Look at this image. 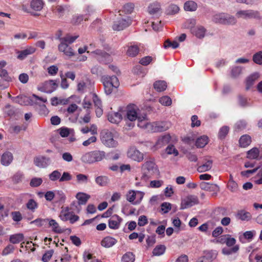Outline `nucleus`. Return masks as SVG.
Returning a JSON list of instances; mask_svg holds the SVG:
<instances>
[{
	"label": "nucleus",
	"mask_w": 262,
	"mask_h": 262,
	"mask_svg": "<svg viewBox=\"0 0 262 262\" xmlns=\"http://www.w3.org/2000/svg\"><path fill=\"white\" fill-rule=\"evenodd\" d=\"M78 35L70 36L67 35L64 37H58L60 43L58 45L59 51L63 52L68 56L71 57L74 55L72 48L69 46L68 44L73 43L78 37Z\"/></svg>",
	"instance_id": "nucleus-1"
},
{
	"label": "nucleus",
	"mask_w": 262,
	"mask_h": 262,
	"mask_svg": "<svg viewBox=\"0 0 262 262\" xmlns=\"http://www.w3.org/2000/svg\"><path fill=\"white\" fill-rule=\"evenodd\" d=\"M142 173L141 179L146 181L155 175L159 174V171L154 161L150 160L146 161L143 164Z\"/></svg>",
	"instance_id": "nucleus-2"
},
{
	"label": "nucleus",
	"mask_w": 262,
	"mask_h": 262,
	"mask_svg": "<svg viewBox=\"0 0 262 262\" xmlns=\"http://www.w3.org/2000/svg\"><path fill=\"white\" fill-rule=\"evenodd\" d=\"M105 157L104 151L96 150L85 153L81 157V161L84 163L92 164L101 161Z\"/></svg>",
	"instance_id": "nucleus-3"
},
{
	"label": "nucleus",
	"mask_w": 262,
	"mask_h": 262,
	"mask_svg": "<svg viewBox=\"0 0 262 262\" xmlns=\"http://www.w3.org/2000/svg\"><path fill=\"white\" fill-rule=\"evenodd\" d=\"M102 81L104 92L107 95L111 94L114 89H116L119 86V81L116 76H103Z\"/></svg>",
	"instance_id": "nucleus-4"
},
{
	"label": "nucleus",
	"mask_w": 262,
	"mask_h": 262,
	"mask_svg": "<svg viewBox=\"0 0 262 262\" xmlns=\"http://www.w3.org/2000/svg\"><path fill=\"white\" fill-rule=\"evenodd\" d=\"M59 217L62 221H69L72 224L79 220V216L75 215L69 207H62Z\"/></svg>",
	"instance_id": "nucleus-5"
},
{
	"label": "nucleus",
	"mask_w": 262,
	"mask_h": 262,
	"mask_svg": "<svg viewBox=\"0 0 262 262\" xmlns=\"http://www.w3.org/2000/svg\"><path fill=\"white\" fill-rule=\"evenodd\" d=\"M121 112L127 119L130 121H135L139 116H141V115L138 114L136 111V106L134 104L127 105L125 108V110H122Z\"/></svg>",
	"instance_id": "nucleus-6"
},
{
	"label": "nucleus",
	"mask_w": 262,
	"mask_h": 262,
	"mask_svg": "<svg viewBox=\"0 0 262 262\" xmlns=\"http://www.w3.org/2000/svg\"><path fill=\"white\" fill-rule=\"evenodd\" d=\"M213 20L215 23L223 24H234L236 22L235 18L233 16L226 13H220L215 15L213 17Z\"/></svg>",
	"instance_id": "nucleus-7"
},
{
	"label": "nucleus",
	"mask_w": 262,
	"mask_h": 262,
	"mask_svg": "<svg viewBox=\"0 0 262 262\" xmlns=\"http://www.w3.org/2000/svg\"><path fill=\"white\" fill-rule=\"evenodd\" d=\"M101 140L102 143L107 147H115L118 145L117 141L114 139L113 133L108 130L103 132Z\"/></svg>",
	"instance_id": "nucleus-8"
},
{
	"label": "nucleus",
	"mask_w": 262,
	"mask_h": 262,
	"mask_svg": "<svg viewBox=\"0 0 262 262\" xmlns=\"http://www.w3.org/2000/svg\"><path fill=\"white\" fill-rule=\"evenodd\" d=\"M150 125V129L152 132H162L167 130L171 126V123L168 121L154 122Z\"/></svg>",
	"instance_id": "nucleus-9"
},
{
	"label": "nucleus",
	"mask_w": 262,
	"mask_h": 262,
	"mask_svg": "<svg viewBox=\"0 0 262 262\" xmlns=\"http://www.w3.org/2000/svg\"><path fill=\"white\" fill-rule=\"evenodd\" d=\"M199 203V199L196 196L189 195L182 199L180 209H185L198 204Z\"/></svg>",
	"instance_id": "nucleus-10"
},
{
	"label": "nucleus",
	"mask_w": 262,
	"mask_h": 262,
	"mask_svg": "<svg viewBox=\"0 0 262 262\" xmlns=\"http://www.w3.org/2000/svg\"><path fill=\"white\" fill-rule=\"evenodd\" d=\"M127 157L132 160L140 162L143 159V154L138 150L135 147H131L127 151Z\"/></svg>",
	"instance_id": "nucleus-11"
},
{
	"label": "nucleus",
	"mask_w": 262,
	"mask_h": 262,
	"mask_svg": "<svg viewBox=\"0 0 262 262\" xmlns=\"http://www.w3.org/2000/svg\"><path fill=\"white\" fill-rule=\"evenodd\" d=\"M236 15L238 17H242L243 18H259L258 12L251 10L239 11L237 12Z\"/></svg>",
	"instance_id": "nucleus-12"
},
{
	"label": "nucleus",
	"mask_w": 262,
	"mask_h": 262,
	"mask_svg": "<svg viewBox=\"0 0 262 262\" xmlns=\"http://www.w3.org/2000/svg\"><path fill=\"white\" fill-rule=\"evenodd\" d=\"M57 87L58 83L56 80H50L44 82L42 88L40 90L47 93H51L54 91Z\"/></svg>",
	"instance_id": "nucleus-13"
},
{
	"label": "nucleus",
	"mask_w": 262,
	"mask_h": 262,
	"mask_svg": "<svg viewBox=\"0 0 262 262\" xmlns=\"http://www.w3.org/2000/svg\"><path fill=\"white\" fill-rule=\"evenodd\" d=\"M131 24V20L127 19H121L117 21H115L113 26V29L114 30L120 31L124 28L128 27Z\"/></svg>",
	"instance_id": "nucleus-14"
},
{
	"label": "nucleus",
	"mask_w": 262,
	"mask_h": 262,
	"mask_svg": "<svg viewBox=\"0 0 262 262\" xmlns=\"http://www.w3.org/2000/svg\"><path fill=\"white\" fill-rule=\"evenodd\" d=\"M200 187L202 190L213 192L216 194L220 191L219 186L217 185L214 184H210L209 183L203 182L200 183Z\"/></svg>",
	"instance_id": "nucleus-15"
},
{
	"label": "nucleus",
	"mask_w": 262,
	"mask_h": 262,
	"mask_svg": "<svg viewBox=\"0 0 262 262\" xmlns=\"http://www.w3.org/2000/svg\"><path fill=\"white\" fill-rule=\"evenodd\" d=\"M94 53L99 56V60L105 64L111 62L112 61V58L111 55L103 51L97 50L94 51Z\"/></svg>",
	"instance_id": "nucleus-16"
},
{
	"label": "nucleus",
	"mask_w": 262,
	"mask_h": 262,
	"mask_svg": "<svg viewBox=\"0 0 262 262\" xmlns=\"http://www.w3.org/2000/svg\"><path fill=\"white\" fill-rule=\"evenodd\" d=\"M122 221V219L118 215H112L108 220V226L111 229H117Z\"/></svg>",
	"instance_id": "nucleus-17"
},
{
	"label": "nucleus",
	"mask_w": 262,
	"mask_h": 262,
	"mask_svg": "<svg viewBox=\"0 0 262 262\" xmlns=\"http://www.w3.org/2000/svg\"><path fill=\"white\" fill-rule=\"evenodd\" d=\"M36 51L35 48L33 47H29L25 50L18 51L17 52V58L20 60H24L28 55L33 54Z\"/></svg>",
	"instance_id": "nucleus-18"
},
{
	"label": "nucleus",
	"mask_w": 262,
	"mask_h": 262,
	"mask_svg": "<svg viewBox=\"0 0 262 262\" xmlns=\"http://www.w3.org/2000/svg\"><path fill=\"white\" fill-rule=\"evenodd\" d=\"M122 110H119V112H112L108 115V120L113 123H119L123 118V114L121 112Z\"/></svg>",
	"instance_id": "nucleus-19"
},
{
	"label": "nucleus",
	"mask_w": 262,
	"mask_h": 262,
	"mask_svg": "<svg viewBox=\"0 0 262 262\" xmlns=\"http://www.w3.org/2000/svg\"><path fill=\"white\" fill-rule=\"evenodd\" d=\"M13 159V156L12 154L9 151H6L2 155L1 162L3 165L7 166L11 163Z\"/></svg>",
	"instance_id": "nucleus-20"
},
{
	"label": "nucleus",
	"mask_w": 262,
	"mask_h": 262,
	"mask_svg": "<svg viewBox=\"0 0 262 262\" xmlns=\"http://www.w3.org/2000/svg\"><path fill=\"white\" fill-rule=\"evenodd\" d=\"M169 135H165L160 137L157 141L155 146L157 148H161L167 145L170 141Z\"/></svg>",
	"instance_id": "nucleus-21"
},
{
	"label": "nucleus",
	"mask_w": 262,
	"mask_h": 262,
	"mask_svg": "<svg viewBox=\"0 0 262 262\" xmlns=\"http://www.w3.org/2000/svg\"><path fill=\"white\" fill-rule=\"evenodd\" d=\"M259 77L258 73H254L250 75L246 79V90H249L254 84L255 81L257 80Z\"/></svg>",
	"instance_id": "nucleus-22"
},
{
	"label": "nucleus",
	"mask_w": 262,
	"mask_h": 262,
	"mask_svg": "<svg viewBox=\"0 0 262 262\" xmlns=\"http://www.w3.org/2000/svg\"><path fill=\"white\" fill-rule=\"evenodd\" d=\"M50 159L45 157H38L34 158V163L35 165L40 168L46 167L48 164L47 162L49 161Z\"/></svg>",
	"instance_id": "nucleus-23"
},
{
	"label": "nucleus",
	"mask_w": 262,
	"mask_h": 262,
	"mask_svg": "<svg viewBox=\"0 0 262 262\" xmlns=\"http://www.w3.org/2000/svg\"><path fill=\"white\" fill-rule=\"evenodd\" d=\"M117 241L115 238L111 236H106L104 237L101 242L102 246L105 248H110L115 245Z\"/></svg>",
	"instance_id": "nucleus-24"
},
{
	"label": "nucleus",
	"mask_w": 262,
	"mask_h": 262,
	"mask_svg": "<svg viewBox=\"0 0 262 262\" xmlns=\"http://www.w3.org/2000/svg\"><path fill=\"white\" fill-rule=\"evenodd\" d=\"M236 217L241 221H248L251 220L252 216L250 212L244 210H241L237 212Z\"/></svg>",
	"instance_id": "nucleus-25"
},
{
	"label": "nucleus",
	"mask_w": 262,
	"mask_h": 262,
	"mask_svg": "<svg viewBox=\"0 0 262 262\" xmlns=\"http://www.w3.org/2000/svg\"><path fill=\"white\" fill-rule=\"evenodd\" d=\"M191 31L193 34L199 38H203L206 31L205 28L203 26L193 27L191 28Z\"/></svg>",
	"instance_id": "nucleus-26"
},
{
	"label": "nucleus",
	"mask_w": 262,
	"mask_h": 262,
	"mask_svg": "<svg viewBox=\"0 0 262 262\" xmlns=\"http://www.w3.org/2000/svg\"><path fill=\"white\" fill-rule=\"evenodd\" d=\"M255 232L254 231H246L242 236H239V241L243 243H246L247 241L249 242L251 241L255 234Z\"/></svg>",
	"instance_id": "nucleus-27"
},
{
	"label": "nucleus",
	"mask_w": 262,
	"mask_h": 262,
	"mask_svg": "<svg viewBox=\"0 0 262 262\" xmlns=\"http://www.w3.org/2000/svg\"><path fill=\"white\" fill-rule=\"evenodd\" d=\"M24 178V173L22 171H18L11 177V180L14 184H17L22 182Z\"/></svg>",
	"instance_id": "nucleus-28"
},
{
	"label": "nucleus",
	"mask_w": 262,
	"mask_h": 262,
	"mask_svg": "<svg viewBox=\"0 0 262 262\" xmlns=\"http://www.w3.org/2000/svg\"><path fill=\"white\" fill-rule=\"evenodd\" d=\"M76 198L78 201V205H85L90 198V195L84 192H78L77 193Z\"/></svg>",
	"instance_id": "nucleus-29"
},
{
	"label": "nucleus",
	"mask_w": 262,
	"mask_h": 262,
	"mask_svg": "<svg viewBox=\"0 0 262 262\" xmlns=\"http://www.w3.org/2000/svg\"><path fill=\"white\" fill-rule=\"evenodd\" d=\"M138 120V126L142 128H150V125L149 124L151 123H148L147 122V116L146 114L141 115L137 119Z\"/></svg>",
	"instance_id": "nucleus-30"
},
{
	"label": "nucleus",
	"mask_w": 262,
	"mask_h": 262,
	"mask_svg": "<svg viewBox=\"0 0 262 262\" xmlns=\"http://www.w3.org/2000/svg\"><path fill=\"white\" fill-rule=\"evenodd\" d=\"M251 143V138L248 135H244L239 139V144L242 147H246Z\"/></svg>",
	"instance_id": "nucleus-31"
},
{
	"label": "nucleus",
	"mask_w": 262,
	"mask_h": 262,
	"mask_svg": "<svg viewBox=\"0 0 262 262\" xmlns=\"http://www.w3.org/2000/svg\"><path fill=\"white\" fill-rule=\"evenodd\" d=\"M95 182L100 186H105L110 183V179L107 176H100L95 178Z\"/></svg>",
	"instance_id": "nucleus-32"
},
{
	"label": "nucleus",
	"mask_w": 262,
	"mask_h": 262,
	"mask_svg": "<svg viewBox=\"0 0 262 262\" xmlns=\"http://www.w3.org/2000/svg\"><path fill=\"white\" fill-rule=\"evenodd\" d=\"M89 16L87 15L76 14L73 16L71 19V23L75 25L80 24L83 20H88Z\"/></svg>",
	"instance_id": "nucleus-33"
},
{
	"label": "nucleus",
	"mask_w": 262,
	"mask_h": 262,
	"mask_svg": "<svg viewBox=\"0 0 262 262\" xmlns=\"http://www.w3.org/2000/svg\"><path fill=\"white\" fill-rule=\"evenodd\" d=\"M212 166V161L211 160H206L204 163L199 166L198 171L200 172H203L209 170Z\"/></svg>",
	"instance_id": "nucleus-34"
},
{
	"label": "nucleus",
	"mask_w": 262,
	"mask_h": 262,
	"mask_svg": "<svg viewBox=\"0 0 262 262\" xmlns=\"http://www.w3.org/2000/svg\"><path fill=\"white\" fill-rule=\"evenodd\" d=\"M139 52V48L137 45H131L128 47L126 55L129 57H135Z\"/></svg>",
	"instance_id": "nucleus-35"
},
{
	"label": "nucleus",
	"mask_w": 262,
	"mask_h": 262,
	"mask_svg": "<svg viewBox=\"0 0 262 262\" xmlns=\"http://www.w3.org/2000/svg\"><path fill=\"white\" fill-rule=\"evenodd\" d=\"M154 87L157 92H163L166 89L167 83L163 80L157 81L154 83Z\"/></svg>",
	"instance_id": "nucleus-36"
},
{
	"label": "nucleus",
	"mask_w": 262,
	"mask_h": 262,
	"mask_svg": "<svg viewBox=\"0 0 262 262\" xmlns=\"http://www.w3.org/2000/svg\"><path fill=\"white\" fill-rule=\"evenodd\" d=\"M31 8L36 11H40L43 6V2L42 0H32L30 3Z\"/></svg>",
	"instance_id": "nucleus-37"
},
{
	"label": "nucleus",
	"mask_w": 262,
	"mask_h": 262,
	"mask_svg": "<svg viewBox=\"0 0 262 262\" xmlns=\"http://www.w3.org/2000/svg\"><path fill=\"white\" fill-rule=\"evenodd\" d=\"M197 4L192 1H188L185 3L184 9L187 11H194L197 9Z\"/></svg>",
	"instance_id": "nucleus-38"
},
{
	"label": "nucleus",
	"mask_w": 262,
	"mask_h": 262,
	"mask_svg": "<svg viewBox=\"0 0 262 262\" xmlns=\"http://www.w3.org/2000/svg\"><path fill=\"white\" fill-rule=\"evenodd\" d=\"M48 222H49V226L52 227V230L54 232L61 233L63 232V230L61 229L58 223L55 220L49 219Z\"/></svg>",
	"instance_id": "nucleus-39"
},
{
	"label": "nucleus",
	"mask_w": 262,
	"mask_h": 262,
	"mask_svg": "<svg viewBox=\"0 0 262 262\" xmlns=\"http://www.w3.org/2000/svg\"><path fill=\"white\" fill-rule=\"evenodd\" d=\"M24 236L22 233H17L11 235L10 236L9 241L12 244H18L23 241Z\"/></svg>",
	"instance_id": "nucleus-40"
},
{
	"label": "nucleus",
	"mask_w": 262,
	"mask_h": 262,
	"mask_svg": "<svg viewBox=\"0 0 262 262\" xmlns=\"http://www.w3.org/2000/svg\"><path fill=\"white\" fill-rule=\"evenodd\" d=\"M215 257V254L212 252H208L203 256L200 257L199 260L200 262H209L212 261Z\"/></svg>",
	"instance_id": "nucleus-41"
},
{
	"label": "nucleus",
	"mask_w": 262,
	"mask_h": 262,
	"mask_svg": "<svg viewBox=\"0 0 262 262\" xmlns=\"http://www.w3.org/2000/svg\"><path fill=\"white\" fill-rule=\"evenodd\" d=\"M208 142V138L206 136H203L198 138L195 142L198 147H204Z\"/></svg>",
	"instance_id": "nucleus-42"
},
{
	"label": "nucleus",
	"mask_w": 262,
	"mask_h": 262,
	"mask_svg": "<svg viewBox=\"0 0 262 262\" xmlns=\"http://www.w3.org/2000/svg\"><path fill=\"white\" fill-rule=\"evenodd\" d=\"M259 154V149L256 147H254L247 152V157L251 159H256L258 157Z\"/></svg>",
	"instance_id": "nucleus-43"
},
{
	"label": "nucleus",
	"mask_w": 262,
	"mask_h": 262,
	"mask_svg": "<svg viewBox=\"0 0 262 262\" xmlns=\"http://www.w3.org/2000/svg\"><path fill=\"white\" fill-rule=\"evenodd\" d=\"M137 193L136 191L130 190L126 194V200L133 205H137L138 204H135L136 202Z\"/></svg>",
	"instance_id": "nucleus-44"
},
{
	"label": "nucleus",
	"mask_w": 262,
	"mask_h": 262,
	"mask_svg": "<svg viewBox=\"0 0 262 262\" xmlns=\"http://www.w3.org/2000/svg\"><path fill=\"white\" fill-rule=\"evenodd\" d=\"M166 250V247L164 245H157L153 250L152 254L155 256H160L164 254Z\"/></svg>",
	"instance_id": "nucleus-45"
},
{
	"label": "nucleus",
	"mask_w": 262,
	"mask_h": 262,
	"mask_svg": "<svg viewBox=\"0 0 262 262\" xmlns=\"http://www.w3.org/2000/svg\"><path fill=\"white\" fill-rule=\"evenodd\" d=\"M135 260V255L130 252L125 253L122 257V262H134Z\"/></svg>",
	"instance_id": "nucleus-46"
},
{
	"label": "nucleus",
	"mask_w": 262,
	"mask_h": 262,
	"mask_svg": "<svg viewBox=\"0 0 262 262\" xmlns=\"http://www.w3.org/2000/svg\"><path fill=\"white\" fill-rule=\"evenodd\" d=\"M160 9V5L158 3H154L150 4L148 7V11L150 14L157 13Z\"/></svg>",
	"instance_id": "nucleus-47"
},
{
	"label": "nucleus",
	"mask_w": 262,
	"mask_h": 262,
	"mask_svg": "<svg viewBox=\"0 0 262 262\" xmlns=\"http://www.w3.org/2000/svg\"><path fill=\"white\" fill-rule=\"evenodd\" d=\"M27 208L32 212H34L38 208V204L34 199H30L26 204Z\"/></svg>",
	"instance_id": "nucleus-48"
},
{
	"label": "nucleus",
	"mask_w": 262,
	"mask_h": 262,
	"mask_svg": "<svg viewBox=\"0 0 262 262\" xmlns=\"http://www.w3.org/2000/svg\"><path fill=\"white\" fill-rule=\"evenodd\" d=\"M42 182L41 178L34 177L31 179L29 184L32 187H37L41 185Z\"/></svg>",
	"instance_id": "nucleus-49"
},
{
	"label": "nucleus",
	"mask_w": 262,
	"mask_h": 262,
	"mask_svg": "<svg viewBox=\"0 0 262 262\" xmlns=\"http://www.w3.org/2000/svg\"><path fill=\"white\" fill-rule=\"evenodd\" d=\"M179 10V7L177 5L171 4L169 6L166 10V12L167 14L168 15H173L178 13Z\"/></svg>",
	"instance_id": "nucleus-50"
},
{
	"label": "nucleus",
	"mask_w": 262,
	"mask_h": 262,
	"mask_svg": "<svg viewBox=\"0 0 262 262\" xmlns=\"http://www.w3.org/2000/svg\"><path fill=\"white\" fill-rule=\"evenodd\" d=\"M253 61L258 64H262V51H259L253 56Z\"/></svg>",
	"instance_id": "nucleus-51"
},
{
	"label": "nucleus",
	"mask_w": 262,
	"mask_h": 262,
	"mask_svg": "<svg viewBox=\"0 0 262 262\" xmlns=\"http://www.w3.org/2000/svg\"><path fill=\"white\" fill-rule=\"evenodd\" d=\"M227 188L232 192H235L238 190V185L234 181H229L227 184Z\"/></svg>",
	"instance_id": "nucleus-52"
},
{
	"label": "nucleus",
	"mask_w": 262,
	"mask_h": 262,
	"mask_svg": "<svg viewBox=\"0 0 262 262\" xmlns=\"http://www.w3.org/2000/svg\"><path fill=\"white\" fill-rule=\"evenodd\" d=\"M61 173L57 170H54L49 175V179L52 181H56L60 179Z\"/></svg>",
	"instance_id": "nucleus-53"
},
{
	"label": "nucleus",
	"mask_w": 262,
	"mask_h": 262,
	"mask_svg": "<svg viewBox=\"0 0 262 262\" xmlns=\"http://www.w3.org/2000/svg\"><path fill=\"white\" fill-rule=\"evenodd\" d=\"M76 179L78 183L86 184L88 182V176L83 174L79 173L76 175Z\"/></svg>",
	"instance_id": "nucleus-54"
},
{
	"label": "nucleus",
	"mask_w": 262,
	"mask_h": 262,
	"mask_svg": "<svg viewBox=\"0 0 262 262\" xmlns=\"http://www.w3.org/2000/svg\"><path fill=\"white\" fill-rule=\"evenodd\" d=\"M159 102L163 105L169 106L171 104L172 101L169 97L165 96L159 99Z\"/></svg>",
	"instance_id": "nucleus-55"
},
{
	"label": "nucleus",
	"mask_w": 262,
	"mask_h": 262,
	"mask_svg": "<svg viewBox=\"0 0 262 262\" xmlns=\"http://www.w3.org/2000/svg\"><path fill=\"white\" fill-rule=\"evenodd\" d=\"M179 47V43L177 41H174L171 42L169 39L166 40L164 43V47L165 49L171 47L173 49H176Z\"/></svg>",
	"instance_id": "nucleus-56"
},
{
	"label": "nucleus",
	"mask_w": 262,
	"mask_h": 262,
	"mask_svg": "<svg viewBox=\"0 0 262 262\" xmlns=\"http://www.w3.org/2000/svg\"><path fill=\"white\" fill-rule=\"evenodd\" d=\"M229 128L227 126H223L220 129L219 133V137L220 139H224L229 132Z\"/></svg>",
	"instance_id": "nucleus-57"
},
{
	"label": "nucleus",
	"mask_w": 262,
	"mask_h": 262,
	"mask_svg": "<svg viewBox=\"0 0 262 262\" xmlns=\"http://www.w3.org/2000/svg\"><path fill=\"white\" fill-rule=\"evenodd\" d=\"M246 122L244 120H240L237 121L234 126V128L236 131H239L244 129L246 126Z\"/></svg>",
	"instance_id": "nucleus-58"
},
{
	"label": "nucleus",
	"mask_w": 262,
	"mask_h": 262,
	"mask_svg": "<svg viewBox=\"0 0 262 262\" xmlns=\"http://www.w3.org/2000/svg\"><path fill=\"white\" fill-rule=\"evenodd\" d=\"M12 219L14 221L20 222L22 219V215L19 211H13L11 213Z\"/></svg>",
	"instance_id": "nucleus-59"
},
{
	"label": "nucleus",
	"mask_w": 262,
	"mask_h": 262,
	"mask_svg": "<svg viewBox=\"0 0 262 262\" xmlns=\"http://www.w3.org/2000/svg\"><path fill=\"white\" fill-rule=\"evenodd\" d=\"M92 99L96 107H102V102L100 99L98 97V96L95 93H93L92 94Z\"/></svg>",
	"instance_id": "nucleus-60"
},
{
	"label": "nucleus",
	"mask_w": 262,
	"mask_h": 262,
	"mask_svg": "<svg viewBox=\"0 0 262 262\" xmlns=\"http://www.w3.org/2000/svg\"><path fill=\"white\" fill-rule=\"evenodd\" d=\"M171 209V204L167 202H164L161 205V209L162 212L164 213H166L169 212Z\"/></svg>",
	"instance_id": "nucleus-61"
},
{
	"label": "nucleus",
	"mask_w": 262,
	"mask_h": 262,
	"mask_svg": "<svg viewBox=\"0 0 262 262\" xmlns=\"http://www.w3.org/2000/svg\"><path fill=\"white\" fill-rule=\"evenodd\" d=\"M14 247L13 245L9 244L4 248L2 252L3 255H7L13 252Z\"/></svg>",
	"instance_id": "nucleus-62"
},
{
	"label": "nucleus",
	"mask_w": 262,
	"mask_h": 262,
	"mask_svg": "<svg viewBox=\"0 0 262 262\" xmlns=\"http://www.w3.org/2000/svg\"><path fill=\"white\" fill-rule=\"evenodd\" d=\"M152 60V58L151 56H147L142 58L139 63L144 66L148 65Z\"/></svg>",
	"instance_id": "nucleus-63"
},
{
	"label": "nucleus",
	"mask_w": 262,
	"mask_h": 262,
	"mask_svg": "<svg viewBox=\"0 0 262 262\" xmlns=\"http://www.w3.org/2000/svg\"><path fill=\"white\" fill-rule=\"evenodd\" d=\"M53 254V250H49L46 252V253L43 255L42 257V260L43 262H48L51 258Z\"/></svg>",
	"instance_id": "nucleus-64"
}]
</instances>
